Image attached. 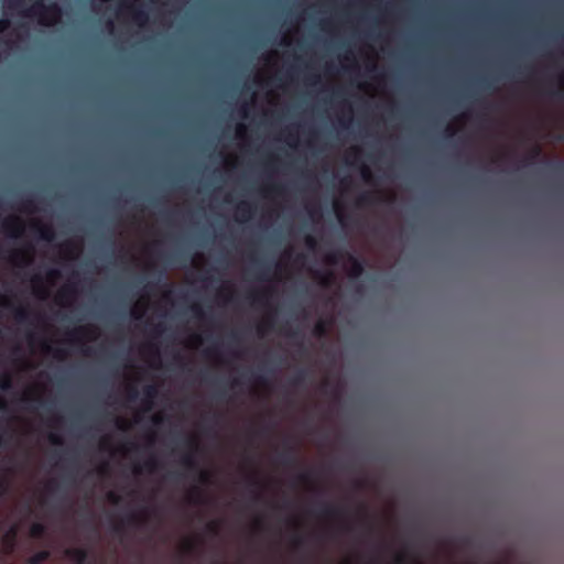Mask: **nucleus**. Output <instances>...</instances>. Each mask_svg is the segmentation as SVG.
<instances>
[{
	"label": "nucleus",
	"instance_id": "1",
	"mask_svg": "<svg viewBox=\"0 0 564 564\" xmlns=\"http://www.w3.org/2000/svg\"><path fill=\"white\" fill-rule=\"evenodd\" d=\"M25 14L30 17H37L41 25L51 26L61 18L62 9L57 3L45 4L42 0H39L34 2Z\"/></svg>",
	"mask_w": 564,
	"mask_h": 564
},
{
	"label": "nucleus",
	"instance_id": "2",
	"mask_svg": "<svg viewBox=\"0 0 564 564\" xmlns=\"http://www.w3.org/2000/svg\"><path fill=\"white\" fill-rule=\"evenodd\" d=\"M186 446L188 447L189 452L183 456L182 464L187 468V470L197 473L198 481L202 485H209L210 474L200 469L194 457V453L198 451L197 440L195 437H188L186 440Z\"/></svg>",
	"mask_w": 564,
	"mask_h": 564
},
{
	"label": "nucleus",
	"instance_id": "3",
	"mask_svg": "<svg viewBox=\"0 0 564 564\" xmlns=\"http://www.w3.org/2000/svg\"><path fill=\"white\" fill-rule=\"evenodd\" d=\"M4 234L12 238H19L24 231V224L19 217H9L1 224Z\"/></svg>",
	"mask_w": 564,
	"mask_h": 564
},
{
	"label": "nucleus",
	"instance_id": "4",
	"mask_svg": "<svg viewBox=\"0 0 564 564\" xmlns=\"http://www.w3.org/2000/svg\"><path fill=\"white\" fill-rule=\"evenodd\" d=\"M279 462L283 466H294L296 464V449L286 443L281 453H279Z\"/></svg>",
	"mask_w": 564,
	"mask_h": 564
},
{
	"label": "nucleus",
	"instance_id": "5",
	"mask_svg": "<svg viewBox=\"0 0 564 564\" xmlns=\"http://www.w3.org/2000/svg\"><path fill=\"white\" fill-rule=\"evenodd\" d=\"M88 551L84 547H69L65 550V556L75 564H85L88 560Z\"/></svg>",
	"mask_w": 564,
	"mask_h": 564
},
{
	"label": "nucleus",
	"instance_id": "6",
	"mask_svg": "<svg viewBox=\"0 0 564 564\" xmlns=\"http://www.w3.org/2000/svg\"><path fill=\"white\" fill-rule=\"evenodd\" d=\"M32 228L36 231L40 239L51 242L55 238V231L51 225H44L39 221L32 224Z\"/></svg>",
	"mask_w": 564,
	"mask_h": 564
},
{
	"label": "nucleus",
	"instance_id": "7",
	"mask_svg": "<svg viewBox=\"0 0 564 564\" xmlns=\"http://www.w3.org/2000/svg\"><path fill=\"white\" fill-rule=\"evenodd\" d=\"M344 514V508L330 503H323L319 509V516L325 518H341Z\"/></svg>",
	"mask_w": 564,
	"mask_h": 564
},
{
	"label": "nucleus",
	"instance_id": "8",
	"mask_svg": "<svg viewBox=\"0 0 564 564\" xmlns=\"http://www.w3.org/2000/svg\"><path fill=\"white\" fill-rule=\"evenodd\" d=\"M236 213L239 220H248L252 217L254 213V206L249 202L242 200L237 205Z\"/></svg>",
	"mask_w": 564,
	"mask_h": 564
},
{
	"label": "nucleus",
	"instance_id": "9",
	"mask_svg": "<svg viewBox=\"0 0 564 564\" xmlns=\"http://www.w3.org/2000/svg\"><path fill=\"white\" fill-rule=\"evenodd\" d=\"M348 260L350 262V270L348 272L349 276L351 279L360 278L365 271L364 262L352 254H348Z\"/></svg>",
	"mask_w": 564,
	"mask_h": 564
},
{
	"label": "nucleus",
	"instance_id": "10",
	"mask_svg": "<svg viewBox=\"0 0 564 564\" xmlns=\"http://www.w3.org/2000/svg\"><path fill=\"white\" fill-rule=\"evenodd\" d=\"M69 336L72 337V340H78L80 338H87V339H95V329L91 326H85L76 328L72 332H69Z\"/></svg>",
	"mask_w": 564,
	"mask_h": 564
},
{
	"label": "nucleus",
	"instance_id": "11",
	"mask_svg": "<svg viewBox=\"0 0 564 564\" xmlns=\"http://www.w3.org/2000/svg\"><path fill=\"white\" fill-rule=\"evenodd\" d=\"M158 393V388L154 384H148L143 388V403L147 411L152 409L153 400L156 398Z\"/></svg>",
	"mask_w": 564,
	"mask_h": 564
},
{
	"label": "nucleus",
	"instance_id": "12",
	"mask_svg": "<svg viewBox=\"0 0 564 564\" xmlns=\"http://www.w3.org/2000/svg\"><path fill=\"white\" fill-rule=\"evenodd\" d=\"M272 293H273L272 289L269 288L261 292L249 293L248 299H250L252 301V303H254V304L267 305L269 299L272 296Z\"/></svg>",
	"mask_w": 564,
	"mask_h": 564
},
{
	"label": "nucleus",
	"instance_id": "13",
	"mask_svg": "<svg viewBox=\"0 0 564 564\" xmlns=\"http://www.w3.org/2000/svg\"><path fill=\"white\" fill-rule=\"evenodd\" d=\"M359 512V522L365 527L367 533H373V525L369 521V514L364 505H361L358 509Z\"/></svg>",
	"mask_w": 564,
	"mask_h": 564
},
{
	"label": "nucleus",
	"instance_id": "14",
	"mask_svg": "<svg viewBox=\"0 0 564 564\" xmlns=\"http://www.w3.org/2000/svg\"><path fill=\"white\" fill-rule=\"evenodd\" d=\"M376 203V196L369 192L360 194L356 199L357 207H367Z\"/></svg>",
	"mask_w": 564,
	"mask_h": 564
},
{
	"label": "nucleus",
	"instance_id": "15",
	"mask_svg": "<svg viewBox=\"0 0 564 564\" xmlns=\"http://www.w3.org/2000/svg\"><path fill=\"white\" fill-rule=\"evenodd\" d=\"M31 312L24 306H18L14 308V319L19 324L30 322Z\"/></svg>",
	"mask_w": 564,
	"mask_h": 564
},
{
	"label": "nucleus",
	"instance_id": "16",
	"mask_svg": "<svg viewBox=\"0 0 564 564\" xmlns=\"http://www.w3.org/2000/svg\"><path fill=\"white\" fill-rule=\"evenodd\" d=\"M188 502L194 505L205 503L203 490L199 487H193L188 495Z\"/></svg>",
	"mask_w": 564,
	"mask_h": 564
},
{
	"label": "nucleus",
	"instance_id": "17",
	"mask_svg": "<svg viewBox=\"0 0 564 564\" xmlns=\"http://www.w3.org/2000/svg\"><path fill=\"white\" fill-rule=\"evenodd\" d=\"M51 556V552L47 550H42L30 556L26 562L28 564H42L47 561Z\"/></svg>",
	"mask_w": 564,
	"mask_h": 564
},
{
	"label": "nucleus",
	"instance_id": "18",
	"mask_svg": "<svg viewBox=\"0 0 564 564\" xmlns=\"http://www.w3.org/2000/svg\"><path fill=\"white\" fill-rule=\"evenodd\" d=\"M308 371L306 369H300L291 379V384L294 387H301L306 382Z\"/></svg>",
	"mask_w": 564,
	"mask_h": 564
},
{
	"label": "nucleus",
	"instance_id": "19",
	"mask_svg": "<svg viewBox=\"0 0 564 564\" xmlns=\"http://www.w3.org/2000/svg\"><path fill=\"white\" fill-rule=\"evenodd\" d=\"M76 289L68 284V285H65L58 293V299L59 300H63V301H68V300H72L75 297L76 295Z\"/></svg>",
	"mask_w": 564,
	"mask_h": 564
},
{
	"label": "nucleus",
	"instance_id": "20",
	"mask_svg": "<svg viewBox=\"0 0 564 564\" xmlns=\"http://www.w3.org/2000/svg\"><path fill=\"white\" fill-rule=\"evenodd\" d=\"M46 527L41 522H34L30 528V534L32 538H41L45 534Z\"/></svg>",
	"mask_w": 564,
	"mask_h": 564
},
{
	"label": "nucleus",
	"instance_id": "21",
	"mask_svg": "<svg viewBox=\"0 0 564 564\" xmlns=\"http://www.w3.org/2000/svg\"><path fill=\"white\" fill-rule=\"evenodd\" d=\"M132 19L139 25H142V24H144L148 21L149 15H148L147 11H144L142 9H133V11H132Z\"/></svg>",
	"mask_w": 564,
	"mask_h": 564
},
{
	"label": "nucleus",
	"instance_id": "22",
	"mask_svg": "<svg viewBox=\"0 0 564 564\" xmlns=\"http://www.w3.org/2000/svg\"><path fill=\"white\" fill-rule=\"evenodd\" d=\"M15 536H17L15 528H11L4 535V542L9 547V552H11L13 550Z\"/></svg>",
	"mask_w": 564,
	"mask_h": 564
},
{
	"label": "nucleus",
	"instance_id": "23",
	"mask_svg": "<svg viewBox=\"0 0 564 564\" xmlns=\"http://www.w3.org/2000/svg\"><path fill=\"white\" fill-rule=\"evenodd\" d=\"M198 550V545L196 542L192 540H186L182 546V551L185 554L192 555L195 554Z\"/></svg>",
	"mask_w": 564,
	"mask_h": 564
},
{
	"label": "nucleus",
	"instance_id": "24",
	"mask_svg": "<svg viewBox=\"0 0 564 564\" xmlns=\"http://www.w3.org/2000/svg\"><path fill=\"white\" fill-rule=\"evenodd\" d=\"M21 209L28 213H34L37 210L34 198H25L21 203Z\"/></svg>",
	"mask_w": 564,
	"mask_h": 564
},
{
	"label": "nucleus",
	"instance_id": "25",
	"mask_svg": "<svg viewBox=\"0 0 564 564\" xmlns=\"http://www.w3.org/2000/svg\"><path fill=\"white\" fill-rule=\"evenodd\" d=\"M147 520L148 519L145 516H139L137 513H131L128 517V522L133 525H143L147 522Z\"/></svg>",
	"mask_w": 564,
	"mask_h": 564
},
{
	"label": "nucleus",
	"instance_id": "26",
	"mask_svg": "<svg viewBox=\"0 0 564 564\" xmlns=\"http://www.w3.org/2000/svg\"><path fill=\"white\" fill-rule=\"evenodd\" d=\"M258 268L261 271V274L259 275L260 280H268L269 279V272L271 271V267L265 265L262 261L254 260Z\"/></svg>",
	"mask_w": 564,
	"mask_h": 564
},
{
	"label": "nucleus",
	"instance_id": "27",
	"mask_svg": "<svg viewBox=\"0 0 564 564\" xmlns=\"http://www.w3.org/2000/svg\"><path fill=\"white\" fill-rule=\"evenodd\" d=\"M144 468L149 471V473H154L156 471L158 467H159V463L156 460V458L154 457H151L149 458L145 463H144Z\"/></svg>",
	"mask_w": 564,
	"mask_h": 564
},
{
	"label": "nucleus",
	"instance_id": "28",
	"mask_svg": "<svg viewBox=\"0 0 564 564\" xmlns=\"http://www.w3.org/2000/svg\"><path fill=\"white\" fill-rule=\"evenodd\" d=\"M206 531L212 535H218L219 534V522L218 521H212L206 524Z\"/></svg>",
	"mask_w": 564,
	"mask_h": 564
},
{
	"label": "nucleus",
	"instance_id": "29",
	"mask_svg": "<svg viewBox=\"0 0 564 564\" xmlns=\"http://www.w3.org/2000/svg\"><path fill=\"white\" fill-rule=\"evenodd\" d=\"M542 154V149L539 145H534L531 149L530 155L528 158V163L534 162Z\"/></svg>",
	"mask_w": 564,
	"mask_h": 564
},
{
	"label": "nucleus",
	"instance_id": "30",
	"mask_svg": "<svg viewBox=\"0 0 564 564\" xmlns=\"http://www.w3.org/2000/svg\"><path fill=\"white\" fill-rule=\"evenodd\" d=\"M340 257H341V253L339 251H333L326 256V261L330 264H337Z\"/></svg>",
	"mask_w": 564,
	"mask_h": 564
},
{
	"label": "nucleus",
	"instance_id": "31",
	"mask_svg": "<svg viewBox=\"0 0 564 564\" xmlns=\"http://www.w3.org/2000/svg\"><path fill=\"white\" fill-rule=\"evenodd\" d=\"M314 334L318 337H322L326 334V325L324 322L319 321L316 323L314 327Z\"/></svg>",
	"mask_w": 564,
	"mask_h": 564
},
{
	"label": "nucleus",
	"instance_id": "32",
	"mask_svg": "<svg viewBox=\"0 0 564 564\" xmlns=\"http://www.w3.org/2000/svg\"><path fill=\"white\" fill-rule=\"evenodd\" d=\"M107 500L112 505H119L121 502V496L116 494L115 491H109L107 494Z\"/></svg>",
	"mask_w": 564,
	"mask_h": 564
},
{
	"label": "nucleus",
	"instance_id": "33",
	"mask_svg": "<svg viewBox=\"0 0 564 564\" xmlns=\"http://www.w3.org/2000/svg\"><path fill=\"white\" fill-rule=\"evenodd\" d=\"M11 377L10 375L6 373L3 375L1 381H0V389L8 390L11 388Z\"/></svg>",
	"mask_w": 564,
	"mask_h": 564
},
{
	"label": "nucleus",
	"instance_id": "34",
	"mask_svg": "<svg viewBox=\"0 0 564 564\" xmlns=\"http://www.w3.org/2000/svg\"><path fill=\"white\" fill-rule=\"evenodd\" d=\"M361 176H362V180L365 182H367V183L371 182L372 174H371L370 169L367 165H362V167H361Z\"/></svg>",
	"mask_w": 564,
	"mask_h": 564
},
{
	"label": "nucleus",
	"instance_id": "35",
	"mask_svg": "<svg viewBox=\"0 0 564 564\" xmlns=\"http://www.w3.org/2000/svg\"><path fill=\"white\" fill-rule=\"evenodd\" d=\"M127 395L130 401L137 400L139 392L134 386H129L127 389Z\"/></svg>",
	"mask_w": 564,
	"mask_h": 564
},
{
	"label": "nucleus",
	"instance_id": "36",
	"mask_svg": "<svg viewBox=\"0 0 564 564\" xmlns=\"http://www.w3.org/2000/svg\"><path fill=\"white\" fill-rule=\"evenodd\" d=\"M192 311L197 318H199V319L206 318V314L199 305H196V304L193 305Z\"/></svg>",
	"mask_w": 564,
	"mask_h": 564
},
{
	"label": "nucleus",
	"instance_id": "37",
	"mask_svg": "<svg viewBox=\"0 0 564 564\" xmlns=\"http://www.w3.org/2000/svg\"><path fill=\"white\" fill-rule=\"evenodd\" d=\"M48 440H50L51 444H53V445H62L63 444V438L59 435L54 434V433H51L48 435Z\"/></svg>",
	"mask_w": 564,
	"mask_h": 564
},
{
	"label": "nucleus",
	"instance_id": "38",
	"mask_svg": "<svg viewBox=\"0 0 564 564\" xmlns=\"http://www.w3.org/2000/svg\"><path fill=\"white\" fill-rule=\"evenodd\" d=\"M305 245L310 249H315L316 246H317V241H316V239L313 236L308 235V236L305 237Z\"/></svg>",
	"mask_w": 564,
	"mask_h": 564
},
{
	"label": "nucleus",
	"instance_id": "39",
	"mask_svg": "<svg viewBox=\"0 0 564 564\" xmlns=\"http://www.w3.org/2000/svg\"><path fill=\"white\" fill-rule=\"evenodd\" d=\"M271 326H272V323H271V321L268 319L258 326V333L263 335L269 328H271Z\"/></svg>",
	"mask_w": 564,
	"mask_h": 564
},
{
	"label": "nucleus",
	"instance_id": "40",
	"mask_svg": "<svg viewBox=\"0 0 564 564\" xmlns=\"http://www.w3.org/2000/svg\"><path fill=\"white\" fill-rule=\"evenodd\" d=\"M267 189L270 193L281 194L284 191V187L282 185L271 184L267 187Z\"/></svg>",
	"mask_w": 564,
	"mask_h": 564
},
{
	"label": "nucleus",
	"instance_id": "41",
	"mask_svg": "<svg viewBox=\"0 0 564 564\" xmlns=\"http://www.w3.org/2000/svg\"><path fill=\"white\" fill-rule=\"evenodd\" d=\"M550 167L556 172V173H562L564 172V162H554V163H551L550 164Z\"/></svg>",
	"mask_w": 564,
	"mask_h": 564
},
{
	"label": "nucleus",
	"instance_id": "42",
	"mask_svg": "<svg viewBox=\"0 0 564 564\" xmlns=\"http://www.w3.org/2000/svg\"><path fill=\"white\" fill-rule=\"evenodd\" d=\"M163 330H164L163 325H162V324H158V325H155V326L151 329V334H152V336H153V337H159V336H161V335H162Z\"/></svg>",
	"mask_w": 564,
	"mask_h": 564
},
{
	"label": "nucleus",
	"instance_id": "43",
	"mask_svg": "<svg viewBox=\"0 0 564 564\" xmlns=\"http://www.w3.org/2000/svg\"><path fill=\"white\" fill-rule=\"evenodd\" d=\"M304 544V538L302 535H295L293 538V545L295 549H300Z\"/></svg>",
	"mask_w": 564,
	"mask_h": 564
},
{
	"label": "nucleus",
	"instance_id": "44",
	"mask_svg": "<svg viewBox=\"0 0 564 564\" xmlns=\"http://www.w3.org/2000/svg\"><path fill=\"white\" fill-rule=\"evenodd\" d=\"M53 356L58 360H63L66 357V351L57 348L54 350Z\"/></svg>",
	"mask_w": 564,
	"mask_h": 564
},
{
	"label": "nucleus",
	"instance_id": "45",
	"mask_svg": "<svg viewBox=\"0 0 564 564\" xmlns=\"http://www.w3.org/2000/svg\"><path fill=\"white\" fill-rule=\"evenodd\" d=\"M479 86L482 87L484 89H491V88H494L491 82L489 79H486V78H481L479 80Z\"/></svg>",
	"mask_w": 564,
	"mask_h": 564
},
{
	"label": "nucleus",
	"instance_id": "46",
	"mask_svg": "<svg viewBox=\"0 0 564 564\" xmlns=\"http://www.w3.org/2000/svg\"><path fill=\"white\" fill-rule=\"evenodd\" d=\"M395 562L397 564H405L408 562V556L404 553H398L395 555Z\"/></svg>",
	"mask_w": 564,
	"mask_h": 564
},
{
	"label": "nucleus",
	"instance_id": "47",
	"mask_svg": "<svg viewBox=\"0 0 564 564\" xmlns=\"http://www.w3.org/2000/svg\"><path fill=\"white\" fill-rule=\"evenodd\" d=\"M10 26V20L8 19H0V33H3L7 31Z\"/></svg>",
	"mask_w": 564,
	"mask_h": 564
},
{
	"label": "nucleus",
	"instance_id": "48",
	"mask_svg": "<svg viewBox=\"0 0 564 564\" xmlns=\"http://www.w3.org/2000/svg\"><path fill=\"white\" fill-rule=\"evenodd\" d=\"M24 0H8V7L9 8H20L22 7Z\"/></svg>",
	"mask_w": 564,
	"mask_h": 564
},
{
	"label": "nucleus",
	"instance_id": "49",
	"mask_svg": "<svg viewBox=\"0 0 564 564\" xmlns=\"http://www.w3.org/2000/svg\"><path fill=\"white\" fill-rule=\"evenodd\" d=\"M332 280H333V274L328 273L327 275H325L321 279V284H323L324 286H328L332 282Z\"/></svg>",
	"mask_w": 564,
	"mask_h": 564
},
{
	"label": "nucleus",
	"instance_id": "50",
	"mask_svg": "<svg viewBox=\"0 0 564 564\" xmlns=\"http://www.w3.org/2000/svg\"><path fill=\"white\" fill-rule=\"evenodd\" d=\"M116 425L119 430L126 431L128 429L127 423L122 419H116Z\"/></svg>",
	"mask_w": 564,
	"mask_h": 564
},
{
	"label": "nucleus",
	"instance_id": "51",
	"mask_svg": "<svg viewBox=\"0 0 564 564\" xmlns=\"http://www.w3.org/2000/svg\"><path fill=\"white\" fill-rule=\"evenodd\" d=\"M335 208H336L337 218H338L339 223L344 226V225H345L346 217H345V215H343V214L339 212V208H338V205H337V204L335 205Z\"/></svg>",
	"mask_w": 564,
	"mask_h": 564
},
{
	"label": "nucleus",
	"instance_id": "52",
	"mask_svg": "<svg viewBox=\"0 0 564 564\" xmlns=\"http://www.w3.org/2000/svg\"><path fill=\"white\" fill-rule=\"evenodd\" d=\"M57 489V486L54 481H48L47 485H46V490L51 494H53L54 491H56Z\"/></svg>",
	"mask_w": 564,
	"mask_h": 564
},
{
	"label": "nucleus",
	"instance_id": "53",
	"mask_svg": "<svg viewBox=\"0 0 564 564\" xmlns=\"http://www.w3.org/2000/svg\"><path fill=\"white\" fill-rule=\"evenodd\" d=\"M341 530L344 532H351L354 530V525L351 523H349V522H344L341 524Z\"/></svg>",
	"mask_w": 564,
	"mask_h": 564
},
{
	"label": "nucleus",
	"instance_id": "54",
	"mask_svg": "<svg viewBox=\"0 0 564 564\" xmlns=\"http://www.w3.org/2000/svg\"><path fill=\"white\" fill-rule=\"evenodd\" d=\"M249 482L251 485H254V486H260L261 485L259 478L256 475H251L249 477Z\"/></svg>",
	"mask_w": 564,
	"mask_h": 564
},
{
	"label": "nucleus",
	"instance_id": "55",
	"mask_svg": "<svg viewBox=\"0 0 564 564\" xmlns=\"http://www.w3.org/2000/svg\"><path fill=\"white\" fill-rule=\"evenodd\" d=\"M113 531L117 533V534H121L123 532V525L122 523H116L113 525Z\"/></svg>",
	"mask_w": 564,
	"mask_h": 564
},
{
	"label": "nucleus",
	"instance_id": "56",
	"mask_svg": "<svg viewBox=\"0 0 564 564\" xmlns=\"http://www.w3.org/2000/svg\"><path fill=\"white\" fill-rule=\"evenodd\" d=\"M47 275H48L50 278H52V279H56V278H58V276H59V271H58V270H55V269L50 270V271H48V273H47Z\"/></svg>",
	"mask_w": 564,
	"mask_h": 564
},
{
	"label": "nucleus",
	"instance_id": "57",
	"mask_svg": "<svg viewBox=\"0 0 564 564\" xmlns=\"http://www.w3.org/2000/svg\"><path fill=\"white\" fill-rule=\"evenodd\" d=\"M10 304H11L10 301L0 294V305L9 306Z\"/></svg>",
	"mask_w": 564,
	"mask_h": 564
},
{
	"label": "nucleus",
	"instance_id": "58",
	"mask_svg": "<svg viewBox=\"0 0 564 564\" xmlns=\"http://www.w3.org/2000/svg\"><path fill=\"white\" fill-rule=\"evenodd\" d=\"M100 447L102 449H107L109 447V440L108 438H102L101 442H100Z\"/></svg>",
	"mask_w": 564,
	"mask_h": 564
},
{
	"label": "nucleus",
	"instance_id": "59",
	"mask_svg": "<svg viewBox=\"0 0 564 564\" xmlns=\"http://www.w3.org/2000/svg\"><path fill=\"white\" fill-rule=\"evenodd\" d=\"M162 421H163V417H162L161 415H155V416H153V419H152V422H153L155 425L161 424V423H162Z\"/></svg>",
	"mask_w": 564,
	"mask_h": 564
},
{
	"label": "nucleus",
	"instance_id": "60",
	"mask_svg": "<svg viewBox=\"0 0 564 564\" xmlns=\"http://www.w3.org/2000/svg\"><path fill=\"white\" fill-rule=\"evenodd\" d=\"M308 477H310V474L308 473H303L299 476V479L301 481H307L308 480Z\"/></svg>",
	"mask_w": 564,
	"mask_h": 564
},
{
	"label": "nucleus",
	"instance_id": "61",
	"mask_svg": "<svg viewBox=\"0 0 564 564\" xmlns=\"http://www.w3.org/2000/svg\"><path fill=\"white\" fill-rule=\"evenodd\" d=\"M7 409V402L2 398H0V411H6Z\"/></svg>",
	"mask_w": 564,
	"mask_h": 564
},
{
	"label": "nucleus",
	"instance_id": "62",
	"mask_svg": "<svg viewBox=\"0 0 564 564\" xmlns=\"http://www.w3.org/2000/svg\"><path fill=\"white\" fill-rule=\"evenodd\" d=\"M247 108L248 106L247 105H243L241 108H240V112H241V116L243 118H247L248 113H247Z\"/></svg>",
	"mask_w": 564,
	"mask_h": 564
},
{
	"label": "nucleus",
	"instance_id": "63",
	"mask_svg": "<svg viewBox=\"0 0 564 564\" xmlns=\"http://www.w3.org/2000/svg\"><path fill=\"white\" fill-rule=\"evenodd\" d=\"M7 492V486L0 481V496L4 495Z\"/></svg>",
	"mask_w": 564,
	"mask_h": 564
},
{
	"label": "nucleus",
	"instance_id": "64",
	"mask_svg": "<svg viewBox=\"0 0 564 564\" xmlns=\"http://www.w3.org/2000/svg\"><path fill=\"white\" fill-rule=\"evenodd\" d=\"M333 95H334L335 98H339V97H341L344 95V90L343 89H338V90L334 91Z\"/></svg>",
	"mask_w": 564,
	"mask_h": 564
}]
</instances>
